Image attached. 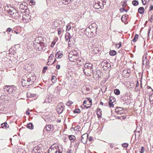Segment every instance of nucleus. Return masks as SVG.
Segmentation results:
<instances>
[{
	"label": "nucleus",
	"mask_w": 153,
	"mask_h": 153,
	"mask_svg": "<svg viewBox=\"0 0 153 153\" xmlns=\"http://www.w3.org/2000/svg\"><path fill=\"white\" fill-rule=\"evenodd\" d=\"M93 70V65L91 63H86L83 67V72L84 74L87 76H91Z\"/></svg>",
	"instance_id": "obj_1"
},
{
	"label": "nucleus",
	"mask_w": 153,
	"mask_h": 153,
	"mask_svg": "<svg viewBox=\"0 0 153 153\" xmlns=\"http://www.w3.org/2000/svg\"><path fill=\"white\" fill-rule=\"evenodd\" d=\"M63 151L62 147L60 146L52 145L48 150V153H62Z\"/></svg>",
	"instance_id": "obj_2"
},
{
	"label": "nucleus",
	"mask_w": 153,
	"mask_h": 153,
	"mask_svg": "<svg viewBox=\"0 0 153 153\" xmlns=\"http://www.w3.org/2000/svg\"><path fill=\"white\" fill-rule=\"evenodd\" d=\"M4 91L14 96V94L15 93L16 87L14 85H6L4 87Z\"/></svg>",
	"instance_id": "obj_3"
},
{
	"label": "nucleus",
	"mask_w": 153,
	"mask_h": 153,
	"mask_svg": "<svg viewBox=\"0 0 153 153\" xmlns=\"http://www.w3.org/2000/svg\"><path fill=\"white\" fill-rule=\"evenodd\" d=\"M45 45L44 43L40 41H39L38 42H34L33 43V46L35 49L39 51L43 50Z\"/></svg>",
	"instance_id": "obj_4"
},
{
	"label": "nucleus",
	"mask_w": 153,
	"mask_h": 153,
	"mask_svg": "<svg viewBox=\"0 0 153 153\" xmlns=\"http://www.w3.org/2000/svg\"><path fill=\"white\" fill-rule=\"evenodd\" d=\"M86 100L84 101L83 105L84 107L88 108L91 107L92 102L91 100L89 98H87Z\"/></svg>",
	"instance_id": "obj_5"
},
{
	"label": "nucleus",
	"mask_w": 153,
	"mask_h": 153,
	"mask_svg": "<svg viewBox=\"0 0 153 153\" xmlns=\"http://www.w3.org/2000/svg\"><path fill=\"white\" fill-rule=\"evenodd\" d=\"M65 107L62 103L60 102L59 103L57 107L56 110L59 114H61L63 111Z\"/></svg>",
	"instance_id": "obj_6"
},
{
	"label": "nucleus",
	"mask_w": 153,
	"mask_h": 153,
	"mask_svg": "<svg viewBox=\"0 0 153 153\" xmlns=\"http://www.w3.org/2000/svg\"><path fill=\"white\" fill-rule=\"evenodd\" d=\"M54 129V126L51 124L46 125L45 127L44 131H53Z\"/></svg>",
	"instance_id": "obj_7"
},
{
	"label": "nucleus",
	"mask_w": 153,
	"mask_h": 153,
	"mask_svg": "<svg viewBox=\"0 0 153 153\" xmlns=\"http://www.w3.org/2000/svg\"><path fill=\"white\" fill-rule=\"evenodd\" d=\"M100 0H95L94 3V7L96 9H99L100 8H102V5H101V2L99 1Z\"/></svg>",
	"instance_id": "obj_8"
},
{
	"label": "nucleus",
	"mask_w": 153,
	"mask_h": 153,
	"mask_svg": "<svg viewBox=\"0 0 153 153\" xmlns=\"http://www.w3.org/2000/svg\"><path fill=\"white\" fill-rule=\"evenodd\" d=\"M27 7L26 5V4L25 3H23L20 4L19 9L20 11L21 12H25V11L27 9Z\"/></svg>",
	"instance_id": "obj_9"
},
{
	"label": "nucleus",
	"mask_w": 153,
	"mask_h": 153,
	"mask_svg": "<svg viewBox=\"0 0 153 153\" xmlns=\"http://www.w3.org/2000/svg\"><path fill=\"white\" fill-rule=\"evenodd\" d=\"M31 16L29 15H24L22 16V21L24 23H27L31 21Z\"/></svg>",
	"instance_id": "obj_10"
},
{
	"label": "nucleus",
	"mask_w": 153,
	"mask_h": 153,
	"mask_svg": "<svg viewBox=\"0 0 153 153\" xmlns=\"http://www.w3.org/2000/svg\"><path fill=\"white\" fill-rule=\"evenodd\" d=\"M70 34L69 33H66L65 36V39L66 41L67 42L68 40H69L68 43L69 45H71L72 44V42H71V40H72L73 39V38L72 37H70Z\"/></svg>",
	"instance_id": "obj_11"
},
{
	"label": "nucleus",
	"mask_w": 153,
	"mask_h": 153,
	"mask_svg": "<svg viewBox=\"0 0 153 153\" xmlns=\"http://www.w3.org/2000/svg\"><path fill=\"white\" fill-rule=\"evenodd\" d=\"M88 135L86 134H83L82 136L81 142L84 144L86 143Z\"/></svg>",
	"instance_id": "obj_12"
},
{
	"label": "nucleus",
	"mask_w": 153,
	"mask_h": 153,
	"mask_svg": "<svg viewBox=\"0 0 153 153\" xmlns=\"http://www.w3.org/2000/svg\"><path fill=\"white\" fill-rule=\"evenodd\" d=\"M71 54H69V60L71 62H75L77 59L78 56L73 55H71Z\"/></svg>",
	"instance_id": "obj_13"
},
{
	"label": "nucleus",
	"mask_w": 153,
	"mask_h": 153,
	"mask_svg": "<svg viewBox=\"0 0 153 153\" xmlns=\"http://www.w3.org/2000/svg\"><path fill=\"white\" fill-rule=\"evenodd\" d=\"M102 49V47L100 45H96L94 48V52L96 53H98Z\"/></svg>",
	"instance_id": "obj_14"
},
{
	"label": "nucleus",
	"mask_w": 153,
	"mask_h": 153,
	"mask_svg": "<svg viewBox=\"0 0 153 153\" xmlns=\"http://www.w3.org/2000/svg\"><path fill=\"white\" fill-rule=\"evenodd\" d=\"M103 65V68L104 69H105V67H107L109 68V67H111V65L110 64L107 62L106 61H104L102 62V65Z\"/></svg>",
	"instance_id": "obj_15"
},
{
	"label": "nucleus",
	"mask_w": 153,
	"mask_h": 153,
	"mask_svg": "<svg viewBox=\"0 0 153 153\" xmlns=\"http://www.w3.org/2000/svg\"><path fill=\"white\" fill-rule=\"evenodd\" d=\"M33 76H31L30 78H27V81L29 83V86L31 85H32L33 83L35 80L33 79Z\"/></svg>",
	"instance_id": "obj_16"
},
{
	"label": "nucleus",
	"mask_w": 153,
	"mask_h": 153,
	"mask_svg": "<svg viewBox=\"0 0 153 153\" xmlns=\"http://www.w3.org/2000/svg\"><path fill=\"white\" fill-rule=\"evenodd\" d=\"M63 56V54L62 52L59 51L57 52L55 55V57L56 58H61Z\"/></svg>",
	"instance_id": "obj_17"
},
{
	"label": "nucleus",
	"mask_w": 153,
	"mask_h": 153,
	"mask_svg": "<svg viewBox=\"0 0 153 153\" xmlns=\"http://www.w3.org/2000/svg\"><path fill=\"white\" fill-rule=\"evenodd\" d=\"M52 97L49 96H47L45 100V102L47 103H50L52 101Z\"/></svg>",
	"instance_id": "obj_18"
},
{
	"label": "nucleus",
	"mask_w": 153,
	"mask_h": 153,
	"mask_svg": "<svg viewBox=\"0 0 153 153\" xmlns=\"http://www.w3.org/2000/svg\"><path fill=\"white\" fill-rule=\"evenodd\" d=\"M22 86H26V85H28V81H27V79H23L22 81Z\"/></svg>",
	"instance_id": "obj_19"
},
{
	"label": "nucleus",
	"mask_w": 153,
	"mask_h": 153,
	"mask_svg": "<svg viewBox=\"0 0 153 153\" xmlns=\"http://www.w3.org/2000/svg\"><path fill=\"white\" fill-rule=\"evenodd\" d=\"M68 137L71 143L74 142V141L76 140V137L75 136L72 135H69L68 136Z\"/></svg>",
	"instance_id": "obj_20"
},
{
	"label": "nucleus",
	"mask_w": 153,
	"mask_h": 153,
	"mask_svg": "<svg viewBox=\"0 0 153 153\" xmlns=\"http://www.w3.org/2000/svg\"><path fill=\"white\" fill-rule=\"evenodd\" d=\"M92 73H93V76L94 77L95 76H96V75H97L98 74H101V72L100 70H96L95 71H93L92 72Z\"/></svg>",
	"instance_id": "obj_21"
},
{
	"label": "nucleus",
	"mask_w": 153,
	"mask_h": 153,
	"mask_svg": "<svg viewBox=\"0 0 153 153\" xmlns=\"http://www.w3.org/2000/svg\"><path fill=\"white\" fill-rule=\"evenodd\" d=\"M1 127L2 128H4L6 129L7 128H9V126H7L8 124L6 122H5L1 124Z\"/></svg>",
	"instance_id": "obj_22"
},
{
	"label": "nucleus",
	"mask_w": 153,
	"mask_h": 153,
	"mask_svg": "<svg viewBox=\"0 0 153 153\" xmlns=\"http://www.w3.org/2000/svg\"><path fill=\"white\" fill-rule=\"evenodd\" d=\"M115 99L114 98L113 99V101H112V100L111 99L110 100L108 105L110 107H114V105L113 104V103L115 102Z\"/></svg>",
	"instance_id": "obj_23"
},
{
	"label": "nucleus",
	"mask_w": 153,
	"mask_h": 153,
	"mask_svg": "<svg viewBox=\"0 0 153 153\" xmlns=\"http://www.w3.org/2000/svg\"><path fill=\"white\" fill-rule=\"evenodd\" d=\"M69 54H71V55L77 56L78 53L76 50H74L72 51H70Z\"/></svg>",
	"instance_id": "obj_24"
},
{
	"label": "nucleus",
	"mask_w": 153,
	"mask_h": 153,
	"mask_svg": "<svg viewBox=\"0 0 153 153\" xmlns=\"http://www.w3.org/2000/svg\"><path fill=\"white\" fill-rule=\"evenodd\" d=\"M144 11V8L143 7H139L138 9V12L141 14H142L143 13Z\"/></svg>",
	"instance_id": "obj_25"
},
{
	"label": "nucleus",
	"mask_w": 153,
	"mask_h": 153,
	"mask_svg": "<svg viewBox=\"0 0 153 153\" xmlns=\"http://www.w3.org/2000/svg\"><path fill=\"white\" fill-rule=\"evenodd\" d=\"M33 126L32 123H28L27 125V127L31 129H32L33 128Z\"/></svg>",
	"instance_id": "obj_26"
},
{
	"label": "nucleus",
	"mask_w": 153,
	"mask_h": 153,
	"mask_svg": "<svg viewBox=\"0 0 153 153\" xmlns=\"http://www.w3.org/2000/svg\"><path fill=\"white\" fill-rule=\"evenodd\" d=\"M146 93H147V94H148L149 95H150L151 94H152L153 91V90L152 89H150L148 90H146Z\"/></svg>",
	"instance_id": "obj_27"
},
{
	"label": "nucleus",
	"mask_w": 153,
	"mask_h": 153,
	"mask_svg": "<svg viewBox=\"0 0 153 153\" xmlns=\"http://www.w3.org/2000/svg\"><path fill=\"white\" fill-rule=\"evenodd\" d=\"M62 3L65 5H67L71 1L70 0H62Z\"/></svg>",
	"instance_id": "obj_28"
},
{
	"label": "nucleus",
	"mask_w": 153,
	"mask_h": 153,
	"mask_svg": "<svg viewBox=\"0 0 153 153\" xmlns=\"http://www.w3.org/2000/svg\"><path fill=\"white\" fill-rule=\"evenodd\" d=\"M116 54V52L115 50H111L109 52V54L111 56H114Z\"/></svg>",
	"instance_id": "obj_29"
},
{
	"label": "nucleus",
	"mask_w": 153,
	"mask_h": 153,
	"mask_svg": "<svg viewBox=\"0 0 153 153\" xmlns=\"http://www.w3.org/2000/svg\"><path fill=\"white\" fill-rule=\"evenodd\" d=\"M149 101L150 102H152V104L153 103V93L151 94V95L149 97Z\"/></svg>",
	"instance_id": "obj_30"
},
{
	"label": "nucleus",
	"mask_w": 153,
	"mask_h": 153,
	"mask_svg": "<svg viewBox=\"0 0 153 153\" xmlns=\"http://www.w3.org/2000/svg\"><path fill=\"white\" fill-rule=\"evenodd\" d=\"M126 1H125L123 3V9L124 11L127 12V10H125V8L126 7Z\"/></svg>",
	"instance_id": "obj_31"
},
{
	"label": "nucleus",
	"mask_w": 153,
	"mask_h": 153,
	"mask_svg": "<svg viewBox=\"0 0 153 153\" xmlns=\"http://www.w3.org/2000/svg\"><path fill=\"white\" fill-rule=\"evenodd\" d=\"M138 35L137 34H135L134 38L133 39V41L134 42H135L138 39Z\"/></svg>",
	"instance_id": "obj_32"
},
{
	"label": "nucleus",
	"mask_w": 153,
	"mask_h": 153,
	"mask_svg": "<svg viewBox=\"0 0 153 153\" xmlns=\"http://www.w3.org/2000/svg\"><path fill=\"white\" fill-rule=\"evenodd\" d=\"M51 80L53 83H55L56 80V78L54 76H52L51 77Z\"/></svg>",
	"instance_id": "obj_33"
},
{
	"label": "nucleus",
	"mask_w": 153,
	"mask_h": 153,
	"mask_svg": "<svg viewBox=\"0 0 153 153\" xmlns=\"http://www.w3.org/2000/svg\"><path fill=\"white\" fill-rule=\"evenodd\" d=\"M132 4L134 6H137L138 4L139 3L138 1L135 0L132 1Z\"/></svg>",
	"instance_id": "obj_34"
},
{
	"label": "nucleus",
	"mask_w": 153,
	"mask_h": 153,
	"mask_svg": "<svg viewBox=\"0 0 153 153\" xmlns=\"http://www.w3.org/2000/svg\"><path fill=\"white\" fill-rule=\"evenodd\" d=\"M122 110H123V109L122 108L120 107H117L115 109V111L116 113H117Z\"/></svg>",
	"instance_id": "obj_35"
},
{
	"label": "nucleus",
	"mask_w": 153,
	"mask_h": 153,
	"mask_svg": "<svg viewBox=\"0 0 153 153\" xmlns=\"http://www.w3.org/2000/svg\"><path fill=\"white\" fill-rule=\"evenodd\" d=\"M114 94L116 95H118L120 94V91L118 89H116L114 90Z\"/></svg>",
	"instance_id": "obj_36"
},
{
	"label": "nucleus",
	"mask_w": 153,
	"mask_h": 153,
	"mask_svg": "<svg viewBox=\"0 0 153 153\" xmlns=\"http://www.w3.org/2000/svg\"><path fill=\"white\" fill-rule=\"evenodd\" d=\"M73 112L75 113H79L80 112V110L79 108H77L74 110Z\"/></svg>",
	"instance_id": "obj_37"
},
{
	"label": "nucleus",
	"mask_w": 153,
	"mask_h": 153,
	"mask_svg": "<svg viewBox=\"0 0 153 153\" xmlns=\"http://www.w3.org/2000/svg\"><path fill=\"white\" fill-rule=\"evenodd\" d=\"M115 47L118 48H119L121 46V42H120L119 44H117L115 45Z\"/></svg>",
	"instance_id": "obj_38"
},
{
	"label": "nucleus",
	"mask_w": 153,
	"mask_h": 153,
	"mask_svg": "<svg viewBox=\"0 0 153 153\" xmlns=\"http://www.w3.org/2000/svg\"><path fill=\"white\" fill-rule=\"evenodd\" d=\"M6 31L8 32H12V33H13V30L12 29L10 28H7Z\"/></svg>",
	"instance_id": "obj_39"
},
{
	"label": "nucleus",
	"mask_w": 153,
	"mask_h": 153,
	"mask_svg": "<svg viewBox=\"0 0 153 153\" xmlns=\"http://www.w3.org/2000/svg\"><path fill=\"white\" fill-rule=\"evenodd\" d=\"M17 153H26V152L25 151L22 149L18 151Z\"/></svg>",
	"instance_id": "obj_40"
},
{
	"label": "nucleus",
	"mask_w": 153,
	"mask_h": 153,
	"mask_svg": "<svg viewBox=\"0 0 153 153\" xmlns=\"http://www.w3.org/2000/svg\"><path fill=\"white\" fill-rule=\"evenodd\" d=\"M73 103V102L71 101H69L66 104V105H67L69 106H70L72 103Z\"/></svg>",
	"instance_id": "obj_41"
},
{
	"label": "nucleus",
	"mask_w": 153,
	"mask_h": 153,
	"mask_svg": "<svg viewBox=\"0 0 153 153\" xmlns=\"http://www.w3.org/2000/svg\"><path fill=\"white\" fill-rule=\"evenodd\" d=\"M53 58V54H51L49 56L48 59V60H52Z\"/></svg>",
	"instance_id": "obj_42"
},
{
	"label": "nucleus",
	"mask_w": 153,
	"mask_h": 153,
	"mask_svg": "<svg viewBox=\"0 0 153 153\" xmlns=\"http://www.w3.org/2000/svg\"><path fill=\"white\" fill-rule=\"evenodd\" d=\"M98 74L97 75H96V76H94V78H101V76L100 75V74Z\"/></svg>",
	"instance_id": "obj_43"
},
{
	"label": "nucleus",
	"mask_w": 153,
	"mask_h": 153,
	"mask_svg": "<svg viewBox=\"0 0 153 153\" xmlns=\"http://www.w3.org/2000/svg\"><path fill=\"white\" fill-rule=\"evenodd\" d=\"M14 10V9L13 7H11L10 9H9L8 10V13H12Z\"/></svg>",
	"instance_id": "obj_44"
},
{
	"label": "nucleus",
	"mask_w": 153,
	"mask_h": 153,
	"mask_svg": "<svg viewBox=\"0 0 153 153\" xmlns=\"http://www.w3.org/2000/svg\"><path fill=\"white\" fill-rule=\"evenodd\" d=\"M56 59H55L54 60V62H53V63H52L51 62V61H48L47 63V65H51L54 62H55L56 61Z\"/></svg>",
	"instance_id": "obj_45"
},
{
	"label": "nucleus",
	"mask_w": 153,
	"mask_h": 153,
	"mask_svg": "<svg viewBox=\"0 0 153 153\" xmlns=\"http://www.w3.org/2000/svg\"><path fill=\"white\" fill-rule=\"evenodd\" d=\"M122 145L124 148H126L128 146V144L127 143H123Z\"/></svg>",
	"instance_id": "obj_46"
},
{
	"label": "nucleus",
	"mask_w": 153,
	"mask_h": 153,
	"mask_svg": "<svg viewBox=\"0 0 153 153\" xmlns=\"http://www.w3.org/2000/svg\"><path fill=\"white\" fill-rule=\"evenodd\" d=\"M149 21L151 22H153V15H151L150 19H149Z\"/></svg>",
	"instance_id": "obj_47"
},
{
	"label": "nucleus",
	"mask_w": 153,
	"mask_h": 153,
	"mask_svg": "<svg viewBox=\"0 0 153 153\" xmlns=\"http://www.w3.org/2000/svg\"><path fill=\"white\" fill-rule=\"evenodd\" d=\"M58 34L59 35H61V29L60 28L58 29Z\"/></svg>",
	"instance_id": "obj_48"
},
{
	"label": "nucleus",
	"mask_w": 153,
	"mask_h": 153,
	"mask_svg": "<svg viewBox=\"0 0 153 153\" xmlns=\"http://www.w3.org/2000/svg\"><path fill=\"white\" fill-rule=\"evenodd\" d=\"M71 28V25H68L67 26L66 30H69Z\"/></svg>",
	"instance_id": "obj_49"
},
{
	"label": "nucleus",
	"mask_w": 153,
	"mask_h": 153,
	"mask_svg": "<svg viewBox=\"0 0 153 153\" xmlns=\"http://www.w3.org/2000/svg\"><path fill=\"white\" fill-rule=\"evenodd\" d=\"M101 114H102L101 112H100V114H99L98 112H97V115L98 117V118L101 117Z\"/></svg>",
	"instance_id": "obj_50"
},
{
	"label": "nucleus",
	"mask_w": 153,
	"mask_h": 153,
	"mask_svg": "<svg viewBox=\"0 0 153 153\" xmlns=\"http://www.w3.org/2000/svg\"><path fill=\"white\" fill-rule=\"evenodd\" d=\"M142 1L143 5H145L146 3V0H142Z\"/></svg>",
	"instance_id": "obj_51"
},
{
	"label": "nucleus",
	"mask_w": 153,
	"mask_h": 153,
	"mask_svg": "<svg viewBox=\"0 0 153 153\" xmlns=\"http://www.w3.org/2000/svg\"><path fill=\"white\" fill-rule=\"evenodd\" d=\"M153 6L152 5H150V8H149V11H151V10H153Z\"/></svg>",
	"instance_id": "obj_52"
},
{
	"label": "nucleus",
	"mask_w": 153,
	"mask_h": 153,
	"mask_svg": "<svg viewBox=\"0 0 153 153\" xmlns=\"http://www.w3.org/2000/svg\"><path fill=\"white\" fill-rule=\"evenodd\" d=\"M123 110H122L119 112H118L117 113L118 114H122L123 113Z\"/></svg>",
	"instance_id": "obj_53"
},
{
	"label": "nucleus",
	"mask_w": 153,
	"mask_h": 153,
	"mask_svg": "<svg viewBox=\"0 0 153 153\" xmlns=\"http://www.w3.org/2000/svg\"><path fill=\"white\" fill-rule=\"evenodd\" d=\"M88 139L89 142H91L93 140V137H92L90 136L88 138Z\"/></svg>",
	"instance_id": "obj_54"
},
{
	"label": "nucleus",
	"mask_w": 153,
	"mask_h": 153,
	"mask_svg": "<svg viewBox=\"0 0 153 153\" xmlns=\"http://www.w3.org/2000/svg\"><path fill=\"white\" fill-rule=\"evenodd\" d=\"M56 68L57 69H59L60 68V65H57L56 66Z\"/></svg>",
	"instance_id": "obj_55"
},
{
	"label": "nucleus",
	"mask_w": 153,
	"mask_h": 153,
	"mask_svg": "<svg viewBox=\"0 0 153 153\" xmlns=\"http://www.w3.org/2000/svg\"><path fill=\"white\" fill-rule=\"evenodd\" d=\"M144 148L143 147H142L141 149V151L140 152V153H143L144 152Z\"/></svg>",
	"instance_id": "obj_56"
},
{
	"label": "nucleus",
	"mask_w": 153,
	"mask_h": 153,
	"mask_svg": "<svg viewBox=\"0 0 153 153\" xmlns=\"http://www.w3.org/2000/svg\"><path fill=\"white\" fill-rule=\"evenodd\" d=\"M30 93H27V97H30Z\"/></svg>",
	"instance_id": "obj_57"
},
{
	"label": "nucleus",
	"mask_w": 153,
	"mask_h": 153,
	"mask_svg": "<svg viewBox=\"0 0 153 153\" xmlns=\"http://www.w3.org/2000/svg\"><path fill=\"white\" fill-rule=\"evenodd\" d=\"M104 3H105V2H104V3H103V2H102V1L101 2V5H102V8L103 7V5H104Z\"/></svg>",
	"instance_id": "obj_58"
},
{
	"label": "nucleus",
	"mask_w": 153,
	"mask_h": 153,
	"mask_svg": "<svg viewBox=\"0 0 153 153\" xmlns=\"http://www.w3.org/2000/svg\"><path fill=\"white\" fill-rule=\"evenodd\" d=\"M72 152V150H68L67 152V153H71Z\"/></svg>",
	"instance_id": "obj_59"
},
{
	"label": "nucleus",
	"mask_w": 153,
	"mask_h": 153,
	"mask_svg": "<svg viewBox=\"0 0 153 153\" xmlns=\"http://www.w3.org/2000/svg\"><path fill=\"white\" fill-rule=\"evenodd\" d=\"M152 89V88H151V87L150 86H147V88L146 89V90H148V89Z\"/></svg>",
	"instance_id": "obj_60"
},
{
	"label": "nucleus",
	"mask_w": 153,
	"mask_h": 153,
	"mask_svg": "<svg viewBox=\"0 0 153 153\" xmlns=\"http://www.w3.org/2000/svg\"><path fill=\"white\" fill-rule=\"evenodd\" d=\"M26 114L27 115H29L30 114V113L28 111H26Z\"/></svg>",
	"instance_id": "obj_61"
},
{
	"label": "nucleus",
	"mask_w": 153,
	"mask_h": 153,
	"mask_svg": "<svg viewBox=\"0 0 153 153\" xmlns=\"http://www.w3.org/2000/svg\"><path fill=\"white\" fill-rule=\"evenodd\" d=\"M71 42H72V44H74V42H73L74 40V39L73 38V39H72V40H71Z\"/></svg>",
	"instance_id": "obj_62"
},
{
	"label": "nucleus",
	"mask_w": 153,
	"mask_h": 153,
	"mask_svg": "<svg viewBox=\"0 0 153 153\" xmlns=\"http://www.w3.org/2000/svg\"><path fill=\"white\" fill-rule=\"evenodd\" d=\"M48 69V67L46 66V67H44V70H47V69Z\"/></svg>",
	"instance_id": "obj_63"
},
{
	"label": "nucleus",
	"mask_w": 153,
	"mask_h": 153,
	"mask_svg": "<svg viewBox=\"0 0 153 153\" xmlns=\"http://www.w3.org/2000/svg\"><path fill=\"white\" fill-rule=\"evenodd\" d=\"M139 85V83L138 82H137V84H136V87H137Z\"/></svg>",
	"instance_id": "obj_64"
}]
</instances>
